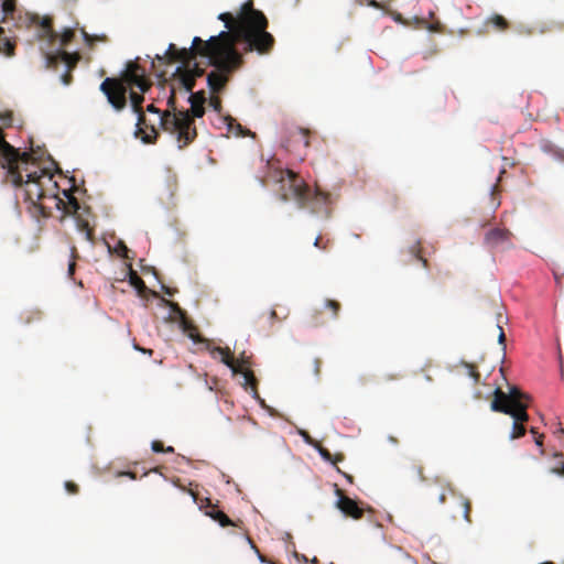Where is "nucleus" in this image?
<instances>
[{
    "mask_svg": "<svg viewBox=\"0 0 564 564\" xmlns=\"http://www.w3.org/2000/svg\"><path fill=\"white\" fill-rule=\"evenodd\" d=\"M25 161V163L12 165V170L20 176L19 180L14 182L11 178L10 170H7V181L23 192L24 200L39 215L50 217L52 209L55 208L62 212V219L73 216L78 229L85 232L86 238L90 240L93 229L86 217L89 214V207H83L67 189L62 191V197L54 174L50 170L41 167L32 154L29 153Z\"/></svg>",
    "mask_w": 564,
    "mask_h": 564,
    "instance_id": "1",
    "label": "nucleus"
},
{
    "mask_svg": "<svg viewBox=\"0 0 564 564\" xmlns=\"http://www.w3.org/2000/svg\"><path fill=\"white\" fill-rule=\"evenodd\" d=\"M231 37L227 31L210 36L207 41L195 36L189 50L182 51V59L207 57L209 65L215 67L207 75V85L214 94L220 93L225 88L229 80V74L243 63L242 55L234 46Z\"/></svg>",
    "mask_w": 564,
    "mask_h": 564,
    "instance_id": "2",
    "label": "nucleus"
},
{
    "mask_svg": "<svg viewBox=\"0 0 564 564\" xmlns=\"http://www.w3.org/2000/svg\"><path fill=\"white\" fill-rule=\"evenodd\" d=\"M269 25L262 11L253 8L251 0L240 7L237 42L245 44L246 52H257L260 55L270 54L274 47L275 39L267 31Z\"/></svg>",
    "mask_w": 564,
    "mask_h": 564,
    "instance_id": "3",
    "label": "nucleus"
},
{
    "mask_svg": "<svg viewBox=\"0 0 564 564\" xmlns=\"http://www.w3.org/2000/svg\"><path fill=\"white\" fill-rule=\"evenodd\" d=\"M281 184L282 200H295L300 208L310 209L313 214L321 213L329 202V195L318 187L312 191L303 180L291 170H273L269 176Z\"/></svg>",
    "mask_w": 564,
    "mask_h": 564,
    "instance_id": "4",
    "label": "nucleus"
},
{
    "mask_svg": "<svg viewBox=\"0 0 564 564\" xmlns=\"http://www.w3.org/2000/svg\"><path fill=\"white\" fill-rule=\"evenodd\" d=\"M137 87L141 93L150 89L151 83L145 77V70L137 62H129L124 70L118 77H107L100 84V91L116 111H122L127 107V94L129 89Z\"/></svg>",
    "mask_w": 564,
    "mask_h": 564,
    "instance_id": "5",
    "label": "nucleus"
},
{
    "mask_svg": "<svg viewBox=\"0 0 564 564\" xmlns=\"http://www.w3.org/2000/svg\"><path fill=\"white\" fill-rule=\"evenodd\" d=\"M530 397L523 393L517 387H510L508 392L497 388L494 391V399L490 409L494 412H500L510 415L513 419L511 440H517L525 435L524 423L529 420L528 408Z\"/></svg>",
    "mask_w": 564,
    "mask_h": 564,
    "instance_id": "6",
    "label": "nucleus"
},
{
    "mask_svg": "<svg viewBox=\"0 0 564 564\" xmlns=\"http://www.w3.org/2000/svg\"><path fill=\"white\" fill-rule=\"evenodd\" d=\"M175 91L176 86L172 85L171 94L167 98L169 109L161 113L160 120L162 129L174 135L180 149H183L196 139L197 131L189 110L176 109Z\"/></svg>",
    "mask_w": 564,
    "mask_h": 564,
    "instance_id": "7",
    "label": "nucleus"
},
{
    "mask_svg": "<svg viewBox=\"0 0 564 564\" xmlns=\"http://www.w3.org/2000/svg\"><path fill=\"white\" fill-rule=\"evenodd\" d=\"M7 19H11L15 22V26L19 29L36 28V37L39 41H54L56 40V31L53 29V19L51 17H39L30 12H17L8 14Z\"/></svg>",
    "mask_w": 564,
    "mask_h": 564,
    "instance_id": "8",
    "label": "nucleus"
},
{
    "mask_svg": "<svg viewBox=\"0 0 564 564\" xmlns=\"http://www.w3.org/2000/svg\"><path fill=\"white\" fill-rule=\"evenodd\" d=\"M80 59V55L78 53H68L66 51L58 50L57 54H46V67L55 68L59 63H64L66 66V72L61 76V80L64 85H69L73 82V69L77 66V63Z\"/></svg>",
    "mask_w": 564,
    "mask_h": 564,
    "instance_id": "9",
    "label": "nucleus"
},
{
    "mask_svg": "<svg viewBox=\"0 0 564 564\" xmlns=\"http://www.w3.org/2000/svg\"><path fill=\"white\" fill-rule=\"evenodd\" d=\"M142 94L143 93L138 94V93L133 91L132 89H130V91H129V98H130L132 110L138 116L135 135L141 138V140L144 143H152V142H154L156 140L158 132L154 129V127H151V132L150 133H145L143 131L142 126L145 123V115H144V110L142 108V104L144 101V97H143Z\"/></svg>",
    "mask_w": 564,
    "mask_h": 564,
    "instance_id": "10",
    "label": "nucleus"
},
{
    "mask_svg": "<svg viewBox=\"0 0 564 564\" xmlns=\"http://www.w3.org/2000/svg\"><path fill=\"white\" fill-rule=\"evenodd\" d=\"M210 351V355L213 358L220 357V361L225 364L227 367H229L234 373H238L245 369H248L250 366L249 357H246L245 354H242L238 359H235L231 350L229 347H207Z\"/></svg>",
    "mask_w": 564,
    "mask_h": 564,
    "instance_id": "11",
    "label": "nucleus"
},
{
    "mask_svg": "<svg viewBox=\"0 0 564 564\" xmlns=\"http://www.w3.org/2000/svg\"><path fill=\"white\" fill-rule=\"evenodd\" d=\"M75 37V31L73 29L66 28L63 30L61 34L56 32V40L54 41H41L43 45L41 46V51L46 58V54H57L58 50L65 51L64 48L72 43Z\"/></svg>",
    "mask_w": 564,
    "mask_h": 564,
    "instance_id": "12",
    "label": "nucleus"
},
{
    "mask_svg": "<svg viewBox=\"0 0 564 564\" xmlns=\"http://www.w3.org/2000/svg\"><path fill=\"white\" fill-rule=\"evenodd\" d=\"M512 234L508 229L494 228L485 235V245L491 249L509 248L511 246Z\"/></svg>",
    "mask_w": 564,
    "mask_h": 564,
    "instance_id": "13",
    "label": "nucleus"
},
{
    "mask_svg": "<svg viewBox=\"0 0 564 564\" xmlns=\"http://www.w3.org/2000/svg\"><path fill=\"white\" fill-rule=\"evenodd\" d=\"M200 509H205V514L210 517L214 521L218 522L223 528L229 525L240 528V524H242L241 520L232 521L225 512L217 510L216 506H214L208 498L205 499L204 505H200Z\"/></svg>",
    "mask_w": 564,
    "mask_h": 564,
    "instance_id": "14",
    "label": "nucleus"
},
{
    "mask_svg": "<svg viewBox=\"0 0 564 564\" xmlns=\"http://www.w3.org/2000/svg\"><path fill=\"white\" fill-rule=\"evenodd\" d=\"M339 498L337 500V508L346 516L350 517L355 520H359L362 518L365 510L358 506V503L345 496L340 490H337Z\"/></svg>",
    "mask_w": 564,
    "mask_h": 564,
    "instance_id": "15",
    "label": "nucleus"
},
{
    "mask_svg": "<svg viewBox=\"0 0 564 564\" xmlns=\"http://www.w3.org/2000/svg\"><path fill=\"white\" fill-rule=\"evenodd\" d=\"M196 79L188 70V65L178 66L173 74V84L176 88H184L186 91H192L195 87Z\"/></svg>",
    "mask_w": 564,
    "mask_h": 564,
    "instance_id": "16",
    "label": "nucleus"
},
{
    "mask_svg": "<svg viewBox=\"0 0 564 564\" xmlns=\"http://www.w3.org/2000/svg\"><path fill=\"white\" fill-rule=\"evenodd\" d=\"M188 101L191 104L189 113L192 119L202 118L205 115V102H206V94L204 90H199L196 93H192L188 97Z\"/></svg>",
    "mask_w": 564,
    "mask_h": 564,
    "instance_id": "17",
    "label": "nucleus"
},
{
    "mask_svg": "<svg viewBox=\"0 0 564 564\" xmlns=\"http://www.w3.org/2000/svg\"><path fill=\"white\" fill-rule=\"evenodd\" d=\"M171 307L178 312L181 315H182V322H181V326L184 330V333L187 334V336L193 339V341L195 343H204L206 341L200 335H199V332L197 329V327L193 324L192 321L187 319L185 316H184V313L183 311L178 307V305L176 303H171Z\"/></svg>",
    "mask_w": 564,
    "mask_h": 564,
    "instance_id": "18",
    "label": "nucleus"
},
{
    "mask_svg": "<svg viewBox=\"0 0 564 564\" xmlns=\"http://www.w3.org/2000/svg\"><path fill=\"white\" fill-rule=\"evenodd\" d=\"M218 19L221 20L225 23V26L230 31L228 33L232 36L231 41L234 43V46L236 47L237 30H238V21L240 20V12L238 13L237 17H234L229 12L220 13Z\"/></svg>",
    "mask_w": 564,
    "mask_h": 564,
    "instance_id": "19",
    "label": "nucleus"
},
{
    "mask_svg": "<svg viewBox=\"0 0 564 564\" xmlns=\"http://www.w3.org/2000/svg\"><path fill=\"white\" fill-rule=\"evenodd\" d=\"M188 48H177L175 44H170L165 55L167 56L169 62H180L182 65H189L196 58L182 59L183 57L182 51H188Z\"/></svg>",
    "mask_w": 564,
    "mask_h": 564,
    "instance_id": "20",
    "label": "nucleus"
},
{
    "mask_svg": "<svg viewBox=\"0 0 564 564\" xmlns=\"http://www.w3.org/2000/svg\"><path fill=\"white\" fill-rule=\"evenodd\" d=\"M492 28L496 31H506L509 28V22L500 14H492L485 22V32H488V28Z\"/></svg>",
    "mask_w": 564,
    "mask_h": 564,
    "instance_id": "21",
    "label": "nucleus"
},
{
    "mask_svg": "<svg viewBox=\"0 0 564 564\" xmlns=\"http://www.w3.org/2000/svg\"><path fill=\"white\" fill-rule=\"evenodd\" d=\"M14 41L7 36L4 30L0 28V53L12 56L14 54Z\"/></svg>",
    "mask_w": 564,
    "mask_h": 564,
    "instance_id": "22",
    "label": "nucleus"
},
{
    "mask_svg": "<svg viewBox=\"0 0 564 564\" xmlns=\"http://www.w3.org/2000/svg\"><path fill=\"white\" fill-rule=\"evenodd\" d=\"M459 505L463 508V517L467 523H471V502L470 500L463 496H458Z\"/></svg>",
    "mask_w": 564,
    "mask_h": 564,
    "instance_id": "23",
    "label": "nucleus"
},
{
    "mask_svg": "<svg viewBox=\"0 0 564 564\" xmlns=\"http://www.w3.org/2000/svg\"><path fill=\"white\" fill-rule=\"evenodd\" d=\"M130 284L134 286L140 295H143L147 291L144 281L137 274V272H130Z\"/></svg>",
    "mask_w": 564,
    "mask_h": 564,
    "instance_id": "24",
    "label": "nucleus"
},
{
    "mask_svg": "<svg viewBox=\"0 0 564 564\" xmlns=\"http://www.w3.org/2000/svg\"><path fill=\"white\" fill-rule=\"evenodd\" d=\"M14 2H17V0H0L2 21L3 22L7 21L8 14H12L13 15V13H14Z\"/></svg>",
    "mask_w": 564,
    "mask_h": 564,
    "instance_id": "25",
    "label": "nucleus"
},
{
    "mask_svg": "<svg viewBox=\"0 0 564 564\" xmlns=\"http://www.w3.org/2000/svg\"><path fill=\"white\" fill-rule=\"evenodd\" d=\"M308 135H310V131L304 128H297L292 134V137L294 139H296V140L299 139L300 141H303L304 148L310 147Z\"/></svg>",
    "mask_w": 564,
    "mask_h": 564,
    "instance_id": "26",
    "label": "nucleus"
},
{
    "mask_svg": "<svg viewBox=\"0 0 564 564\" xmlns=\"http://www.w3.org/2000/svg\"><path fill=\"white\" fill-rule=\"evenodd\" d=\"M239 373H241L243 376L246 386L251 387V389L256 391L257 390V379L254 377L253 371L250 369H245V370L240 371Z\"/></svg>",
    "mask_w": 564,
    "mask_h": 564,
    "instance_id": "27",
    "label": "nucleus"
},
{
    "mask_svg": "<svg viewBox=\"0 0 564 564\" xmlns=\"http://www.w3.org/2000/svg\"><path fill=\"white\" fill-rule=\"evenodd\" d=\"M226 122H227V127H228V130L229 131H234L236 130V134L237 135H245V131H243V128L240 123H238L236 121V119H234L232 117L228 116L225 118Z\"/></svg>",
    "mask_w": 564,
    "mask_h": 564,
    "instance_id": "28",
    "label": "nucleus"
},
{
    "mask_svg": "<svg viewBox=\"0 0 564 564\" xmlns=\"http://www.w3.org/2000/svg\"><path fill=\"white\" fill-rule=\"evenodd\" d=\"M82 32V35L84 37V41L86 42V44L89 46V47H93L94 43L96 41H104L106 37L105 36H97V35H91L89 34L88 32H86L85 29H82L80 30Z\"/></svg>",
    "mask_w": 564,
    "mask_h": 564,
    "instance_id": "29",
    "label": "nucleus"
},
{
    "mask_svg": "<svg viewBox=\"0 0 564 564\" xmlns=\"http://www.w3.org/2000/svg\"><path fill=\"white\" fill-rule=\"evenodd\" d=\"M410 253L413 257H415L417 260H420L425 269L429 268L427 260L420 254L421 253L420 242H417L415 246L410 248Z\"/></svg>",
    "mask_w": 564,
    "mask_h": 564,
    "instance_id": "30",
    "label": "nucleus"
},
{
    "mask_svg": "<svg viewBox=\"0 0 564 564\" xmlns=\"http://www.w3.org/2000/svg\"><path fill=\"white\" fill-rule=\"evenodd\" d=\"M324 306L332 311L333 318H336L338 316V313L340 311V304L337 301L326 300Z\"/></svg>",
    "mask_w": 564,
    "mask_h": 564,
    "instance_id": "31",
    "label": "nucleus"
},
{
    "mask_svg": "<svg viewBox=\"0 0 564 564\" xmlns=\"http://www.w3.org/2000/svg\"><path fill=\"white\" fill-rule=\"evenodd\" d=\"M330 239H323L322 236H317L314 240V247L326 251L329 248Z\"/></svg>",
    "mask_w": 564,
    "mask_h": 564,
    "instance_id": "32",
    "label": "nucleus"
},
{
    "mask_svg": "<svg viewBox=\"0 0 564 564\" xmlns=\"http://www.w3.org/2000/svg\"><path fill=\"white\" fill-rule=\"evenodd\" d=\"M464 366L467 369L468 376L471 377L475 380V382H478L480 375L477 370V367L473 364H467V362H465Z\"/></svg>",
    "mask_w": 564,
    "mask_h": 564,
    "instance_id": "33",
    "label": "nucleus"
},
{
    "mask_svg": "<svg viewBox=\"0 0 564 564\" xmlns=\"http://www.w3.org/2000/svg\"><path fill=\"white\" fill-rule=\"evenodd\" d=\"M315 447L317 448L319 455L327 462H330V463H335V460H333V454L325 447L321 446V445H315Z\"/></svg>",
    "mask_w": 564,
    "mask_h": 564,
    "instance_id": "34",
    "label": "nucleus"
},
{
    "mask_svg": "<svg viewBox=\"0 0 564 564\" xmlns=\"http://www.w3.org/2000/svg\"><path fill=\"white\" fill-rule=\"evenodd\" d=\"M325 323V321L322 318V311H315L312 315L311 325L314 327L321 326Z\"/></svg>",
    "mask_w": 564,
    "mask_h": 564,
    "instance_id": "35",
    "label": "nucleus"
},
{
    "mask_svg": "<svg viewBox=\"0 0 564 564\" xmlns=\"http://www.w3.org/2000/svg\"><path fill=\"white\" fill-rule=\"evenodd\" d=\"M188 70L189 73L193 75V77L196 79L198 77H202L205 73V70L203 68H200L198 66L197 63H194L193 66L191 67V64L188 65Z\"/></svg>",
    "mask_w": 564,
    "mask_h": 564,
    "instance_id": "36",
    "label": "nucleus"
},
{
    "mask_svg": "<svg viewBox=\"0 0 564 564\" xmlns=\"http://www.w3.org/2000/svg\"><path fill=\"white\" fill-rule=\"evenodd\" d=\"M209 106L218 113L221 112V109H223V106H221V100L219 97H210L209 99Z\"/></svg>",
    "mask_w": 564,
    "mask_h": 564,
    "instance_id": "37",
    "label": "nucleus"
},
{
    "mask_svg": "<svg viewBox=\"0 0 564 564\" xmlns=\"http://www.w3.org/2000/svg\"><path fill=\"white\" fill-rule=\"evenodd\" d=\"M247 541L250 544L251 549L258 555V558L260 560V562L265 563L267 558L260 553L259 549L257 547V545L254 544V542L252 541V539L249 535H247Z\"/></svg>",
    "mask_w": 564,
    "mask_h": 564,
    "instance_id": "38",
    "label": "nucleus"
},
{
    "mask_svg": "<svg viewBox=\"0 0 564 564\" xmlns=\"http://www.w3.org/2000/svg\"><path fill=\"white\" fill-rule=\"evenodd\" d=\"M65 489L67 490V492L72 494V495H76L79 491L78 486L73 481H66Z\"/></svg>",
    "mask_w": 564,
    "mask_h": 564,
    "instance_id": "39",
    "label": "nucleus"
},
{
    "mask_svg": "<svg viewBox=\"0 0 564 564\" xmlns=\"http://www.w3.org/2000/svg\"><path fill=\"white\" fill-rule=\"evenodd\" d=\"M152 451L155 453H163L164 452V445L160 441H153L151 444Z\"/></svg>",
    "mask_w": 564,
    "mask_h": 564,
    "instance_id": "40",
    "label": "nucleus"
},
{
    "mask_svg": "<svg viewBox=\"0 0 564 564\" xmlns=\"http://www.w3.org/2000/svg\"><path fill=\"white\" fill-rule=\"evenodd\" d=\"M543 438H544V435H543V434H540V435L534 436V442H535V444L540 447V453H541V455H543V454H544V448H543Z\"/></svg>",
    "mask_w": 564,
    "mask_h": 564,
    "instance_id": "41",
    "label": "nucleus"
},
{
    "mask_svg": "<svg viewBox=\"0 0 564 564\" xmlns=\"http://www.w3.org/2000/svg\"><path fill=\"white\" fill-rule=\"evenodd\" d=\"M313 366H314V375H315L316 377H319V375H321V367H322V361H321V359L315 358V359L313 360Z\"/></svg>",
    "mask_w": 564,
    "mask_h": 564,
    "instance_id": "42",
    "label": "nucleus"
},
{
    "mask_svg": "<svg viewBox=\"0 0 564 564\" xmlns=\"http://www.w3.org/2000/svg\"><path fill=\"white\" fill-rule=\"evenodd\" d=\"M550 471L552 474L564 476V462L561 463V467H552Z\"/></svg>",
    "mask_w": 564,
    "mask_h": 564,
    "instance_id": "43",
    "label": "nucleus"
},
{
    "mask_svg": "<svg viewBox=\"0 0 564 564\" xmlns=\"http://www.w3.org/2000/svg\"><path fill=\"white\" fill-rule=\"evenodd\" d=\"M414 468L417 473L420 480H425V476L423 474V467L421 465H416V466H414Z\"/></svg>",
    "mask_w": 564,
    "mask_h": 564,
    "instance_id": "44",
    "label": "nucleus"
},
{
    "mask_svg": "<svg viewBox=\"0 0 564 564\" xmlns=\"http://www.w3.org/2000/svg\"><path fill=\"white\" fill-rule=\"evenodd\" d=\"M498 328L500 330L499 337H498L499 344H503L505 340H506L505 332H503L502 327L499 324H498Z\"/></svg>",
    "mask_w": 564,
    "mask_h": 564,
    "instance_id": "45",
    "label": "nucleus"
},
{
    "mask_svg": "<svg viewBox=\"0 0 564 564\" xmlns=\"http://www.w3.org/2000/svg\"><path fill=\"white\" fill-rule=\"evenodd\" d=\"M147 111L148 112H152V113H162L153 104L149 105L147 107Z\"/></svg>",
    "mask_w": 564,
    "mask_h": 564,
    "instance_id": "46",
    "label": "nucleus"
},
{
    "mask_svg": "<svg viewBox=\"0 0 564 564\" xmlns=\"http://www.w3.org/2000/svg\"><path fill=\"white\" fill-rule=\"evenodd\" d=\"M75 265H76V264H75V261H74V260H72V261L69 262V264H68V275H69V276H72V275L74 274V272H75Z\"/></svg>",
    "mask_w": 564,
    "mask_h": 564,
    "instance_id": "47",
    "label": "nucleus"
},
{
    "mask_svg": "<svg viewBox=\"0 0 564 564\" xmlns=\"http://www.w3.org/2000/svg\"><path fill=\"white\" fill-rule=\"evenodd\" d=\"M333 460H335V463H333V464L336 465L337 463L344 460V455L343 454L333 455Z\"/></svg>",
    "mask_w": 564,
    "mask_h": 564,
    "instance_id": "48",
    "label": "nucleus"
},
{
    "mask_svg": "<svg viewBox=\"0 0 564 564\" xmlns=\"http://www.w3.org/2000/svg\"><path fill=\"white\" fill-rule=\"evenodd\" d=\"M303 437L305 438V441L308 443V444H312V445H316L314 444L313 440L311 438V436L306 433V432H303L302 433Z\"/></svg>",
    "mask_w": 564,
    "mask_h": 564,
    "instance_id": "49",
    "label": "nucleus"
},
{
    "mask_svg": "<svg viewBox=\"0 0 564 564\" xmlns=\"http://www.w3.org/2000/svg\"><path fill=\"white\" fill-rule=\"evenodd\" d=\"M134 348L142 351V352H148L149 355H152V350L151 349H144V348H140L139 346L134 345Z\"/></svg>",
    "mask_w": 564,
    "mask_h": 564,
    "instance_id": "50",
    "label": "nucleus"
},
{
    "mask_svg": "<svg viewBox=\"0 0 564 564\" xmlns=\"http://www.w3.org/2000/svg\"><path fill=\"white\" fill-rule=\"evenodd\" d=\"M295 557H296L297 560H302V561H303V562H305V563H306V562H308L307 557H306L305 555H303V554H302V555H300V554L295 553Z\"/></svg>",
    "mask_w": 564,
    "mask_h": 564,
    "instance_id": "51",
    "label": "nucleus"
},
{
    "mask_svg": "<svg viewBox=\"0 0 564 564\" xmlns=\"http://www.w3.org/2000/svg\"><path fill=\"white\" fill-rule=\"evenodd\" d=\"M553 457L560 460V459H562V458L564 457V455H563V453H561V452H555V453L553 454Z\"/></svg>",
    "mask_w": 564,
    "mask_h": 564,
    "instance_id": "52",
    "label": "nucleus"
},
{
    "mask_svg": "<svg viewBox=\"0 0 564 564\" xmlns=\"http://www.w3.org/2000/svg\"><path fill=\"white\" fill-rule=\"evenodd\" d=\"M163 290H164V292H165L167 295H170V296H172V295L174 294V291H173V290H171V289H169V288L163 286Z\"/></svg>",
    "mask_w": 564,
    "mask_h": 564,
    "instance_id": "53",
    "label": "nucleus"
},
{
    "mask_svg": "<svg viewBox=\"0 0 564 564\" xmlns=\"http://www.w3.org/2000/svg\"><path fill=\"white\" fill-rule=\"evenodd\" d=\"M438 500H440V502H441V503H444V502H445V500H446V496H445V494H444V492H442V494L440 495Z\"/></svg>",
    "mask_w": 564,
    "mask_h": 564,
    "instance_id": "54",
    "label": "nucleus"
},
{
    "mask_svg": "<svg viewBox=\"0 0 564 564\" xmlns=\"http://www.w3.org/2000/svg\"><path fill=\"white\" fill-rule=\"evenodd\" d=\"M174 448L172 446L164 447V453H173Z\"/></svg>",
    "mask_w": 564,
    "mask_h": 564,
    "instance_id": "55",
    "label": "nucleus"
},
{
    "mask_svg": "<svg viewBox=\"0 0 564 564\" xmlns=\"http://www.w3.org/2000/svg\"><path fill=\"white\" fill-rule=\"evenodd\" d=\"M530 432L533 434V436L540 435L533 427L530 430Z\"/></svg>",
    "mask_w": 564,
    "mask_h": 564,
    "instance_id": "56",
    "label": "nucleus"
},
{
    "mask_svg": "<svg viewBox=\"0 0 564 564\" xmlns=\"http://www.w3.org/2000/svg\"><path fill=\"white\" fill-rule=\"evenodd\" d=\"M123 475L130 476L132 479H135V476L132 473H124Z\"/></svg>",
    "mask_w": 564,
    "mask_h": 564,
    "instance_id": "57",
    "label": "nucleus"
},
{
    "mask_svg": "<svg viewBox=\"0 0 564 564\" xmlns=\"http://www.w3.org/2000/svg\"><path fill=\"white\" fill-rule=\"evenodd\" d=\"M344 475H345V477H346L350 482H352V477H351L350 475H347V474H344Z\"/></svg>",
    "mask_w": 564,
    "mask_h": 564,
    "instance_id": "58",
    "label": "nucleus"
},
{
    "mask_svg": "<svg viewBox=\"0 0 564 564\" xmlns=\"http://www.w3.org/2000/svg\"><path fill=\"white\" fill-rule=\"evenodd\" d=\"M312 564H319L318 563V560L316 557H314L312 561H311Z\"/></svg>",
    "mask_w": 564,
    "mask_h": 564,
    "instance_id": "59",
    "label": "nucleus"
},
{
    "mask_svg": "<svg viewBox=\"0 0 564 564\" xmlns=\"http://www.w3.org/2000/svg\"><path fill=\"white\" fill-rule=\"evenodd\" d=\"M276 316V312L275 311H271V317H275Z\"/></svg>",
    "mask_w": 564,
    "mask_h": 564,
    "instance_id": "60",
    "label": "nucleus"
},
{
    "mask_svg": "<svg viewBox=\"0 0 564 564\" xmlns=\"http://www.w3.org/2000/svg\"><path fill=\"white\" fill-rule=\"evenodd\" d=\"M557 433L564 434V429L560 427V429L557 430Z\"/></svg>",
    "mask_w": 564,
    "mask_h": 564,
    "instance_id": "61",
    "label": "nucleus"
},
{
    "mask_svg": "<svg viewBox=\"0 0 564 564\" xmlns=\"http://www.w3.org/2000/svg\"><path fill=\"white\" fill-rule=\"evenodd\" d=\"M388 379H391V380L398 379V376H389Z\"/></svg>",
    "mask_w": 564,
    "mask_h": 564,
    "instance_id": "62",
    "label": "nucleus"
},
{
    "mask_svg": "<svg viewBox=\"0 0 564 564\" xmlns=\"http://www.w3.org/2000/svg\"><path fill=\"white\" fill-rule=\"evenodd\" d=\"M564 462L563 458L558 460L557 465L555 467H561V463Z\"/></svg>",
    "mask_w": 564,
    "mask_h": 564,
    "instance_id": "63",
    "label": "nucleus"
},
{
    "mask_svg": "<svg viewBox=\"0 0 564 564\" xmlns=\"http://www.w3.org/2000/svg\"><path fill=\"white\" fill-rule=\"evenodd\" d=\"M122 249H123L124 252L128 251V248L126 246H122Z\"/></svg>",
    "mask_w": 564,
    "mask_h": 564,
    "instance_id": "64",
    "label": "nucleus"
}]
</instances>
